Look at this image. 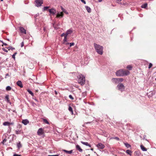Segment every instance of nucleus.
<instances>
[{
    "mask_svg": "<svg viewBox=\"0 0 156 156\" xmlns=\"http://www.w3.org/2000/svg\"><path fill=\"white\" fill-rule=\"evenodd\" d=\"M130 73V72L126 70L123 69H121L117 70L116 73V75L118 76H127Z\"/></svg>",
    "mask_w": 156,
    "mask_h": 156,
    "instance_id": "1",
    "label": "nucleus"
},
{
    "mask_svg": "<svg viewBox=\"0 0 156 156\" xmlns=\"http://www.w3.org/2000/svg\"><path fill=\"white\" fill-rule=\"evenodd\" d=\"M94 46L98 54L102 55L103 53V47L95 43H94Z\"/></svg>",
    "mask_w": 156,
    "mask_h": 156,
    "instance_id": "2",
    "label": "nucleus"
},
{
    "mask_svg": "<svg viewBox=\"0 0 156 156\" xmlns=\"http://www.w3.org/2000/svg\"><path fill=\"white\" fill-rule=\"evenodd\" d=\"M78 82L81 85H83L85 83V77L82 74H80L78 76Z\"/></svg>",
    "mask_w": 156,
    "mask_h": 156,
    "instance_id": "3",
    "label": "nucleus"
},
{
    "mask_svg": "<svg viewBox=\"0 0 156 156\" xmlns=\"http://www.w3.org/2000/svg\"><path fill=\"white\" fill-rule=\"evenodd\" d=\"M117 87L118 90L121 91V92H122L125 90V87L122 83H119L117 85Z\"/></svg>",
    "mask_w": 156,
    "mask_h": 156,
    "instance_id": "4",
    "label": "nucleus"
},
{
    "mask_svg": "<svg viewBox=\"0 0 156 156\" xmlns=\"http://www.w3.org/2000/svg\"><path fill=\"white\" fill-rule=\"evenodd\" d=\"M35 5L37 7L40 6L43 3V0H36L35 2Z\"/></svg>",
    "mask_w": 156,
    "mask_h": 156,
    "instance_id": "5",
    "label": "nucleus"
},
{
    "mask_svg": "<svg viewBox=\"0 0 156 156\" xmlns=\"http://www.w3.org/2000/svg\"><path fill=\"white\" fill-rule=\"evenodd\" d=\"M96 147L99 149H103L105 147V146L101 143H98L96 145Z\"/></svg>",
    "mask_w": 156,
    "mask_h": 156,
    "instance_id": "6",
    "label": "nucleus"
},
{
    "mask_svg": "<svg viewBox=\"0 0 156 156\" xmlns=\"http://www.w3.org/2000/svg\"><path fill=\"white\" fill-rule=\"evenodd\" d=\"M48 12L50 14L54 15L56 13V10L53 8L48 9Z\"/></svg>",
    "mask_w": 156,
    "mask_h": 156,
    "instance_id": "7",
    "label": "nucleus"
},
{
    "mask_svg": "<svg viewBox=\"0 0 156 156\" xmlns=\"http://www.w3.org/2000/svg\"><path fill=\"white\" fill-rule=\"evenodd\" d=\"M43 133V129L42 128H39L37 131V134L38 135L40 136Z\"/></svg>",
    "mask_w": 156,
    "mask_h": 156,
    "instance_id": "8",
    "label": "nucleus"
},
{
    "mask_svg": "<svg viewBox=\"0 0 156 156\" xmlns=\"http://www.w3.org/2000/svg\"><path fill=\"white\" fill-rule=\"evenodd\" d=\"M19 30L21 33H23L24 34H26V30L23 27H19Z\"/></svg>",
    "mask_w": 156,
    "mask_h": 156,
    "instance_id": "9",
    "label": "nucleus"
},
{
    "mask_svg": "<svg viewBox=\"0 0 156 156\" xmlns=\"http://www.w3.org/2000/svg\"><path fill=\"white\" fill-rule=\"evenodd\" d=\"M64 16V13L63 12H61L60 13L58 12L56 15V18H58L60 17H62Z\"/></svg>",
    "mask_w": 156,
    "mask_h": 156,
    "instance_id": "10",
    "label": "nucleus"
},
{
    "mask_svg": "<svg viewBox=\"0 0 156 156\" xmlns=\"http://www.w3.org/2000/svg\"><path fill=\"white\" fill-rule=\"evenodd\" d=\"M118 78H113L112 79V82L114 83L115 84L118 83L119 81Z\"/></svg>",
    "mask_w": 156,
    "mask_h": 156,
    "instance_id": "11",
    "label": "nucleus"
},
{
    "mask_svg": "<svg viewBox=\"0 0 156 156\" xmlns=\"http://www.w3.org/2000/svg\"><path fill=\"white\" fill-rule=\"evenodd\" d=\"M73 30L72 29H69L68 30L66 33V36H67L69 34H71L73 33Z\"/></svg>",
    "mask_w": 156,
    "mask_h": 156,
    "instance_id": "12",
    "label": "nucleus"
},
{
    "mask_svg": "<svg viewBox=\"0 0 156 156\" xmlns=\"http://www.w3.org/2000/svg\"><path fill=\"white\" fill-rule=\"evenodd\" d=\"M17 85L19 86L20 88H22L23 87V84L21 81L20 80L18 81L16 83Z\"/></svg>",
    "mask_w": 156,
    "mask_h": 156,
    "instance_id": "13",
    "label": "nucleus"
},
{
    "mask_svg": "<svg viewBox=\"0 0 156 156\" xmlns=\"http://www.w3.org/2000/svg\"><path fill=\"white\" fill-rule=\"evenodd\" d=\"M76 149L78 151L80 152H82L83 150L78 145H76Z\"/></svg>",
    "mask_w": 156,
    "mask_h": 156,
    "instance_id": "14",
    "label": "nucleus"
},
{
    "mask_svg": "<svg viewBox=\"0 0 156 156\" xmlns=\"http://www.w3.org/2000/svg\"><path fill=\"white\" fill-rule=\"evenodd\" d=\"M9 95H7L5 97V100L8 103L11 104V102L9 100Z\"/></svg>",
    "mask_w": 156,
    "mask_h": 156,
    "instance_id": "15",
    "label": "nucleus"
},
{
    "mask_svg": "<svg viewBox=\"0 0 156 156\" xmlns=\"http://www.w3.org/2000/svg\"><path fill=\"white\" fill-rule=\"evenodd\" d=\"M22 123L26 125L29 123V121L27 119H24L22 120Z\"/></svg>",
    "mask_w": 156,
    "mask_h": 156,
    "instance_id": "16",
    "label": "nucleus"
},
{
    "mask_svg": "<svg viewBox=\"0 0 156 156\" xmlns=\"http://www.w3.org/2000/svg\"><path fill=\"white\" fill-rule=\"evenodd\" d=\"M81 143L83 145H85L87 146H88L90 147H91V145L89 144L88 142H84L82 141H81Z\"/></svg>",
    "mask_w": 156,
    "mask_h": 156,
    "instance_id": "17",
    "label": "nucleus"
},
{
    "mask_svg": "<svg viewBox=\"0 0 156 156\" xmlns=\"http://www.w3.org/2000/svg\"><path fill=\"white\" fill-rule=\"evenodd\" d=\"M134 156H140V152L139 151H136L134 153Z\"/></svg>",
    "mask_w": 156,
    "mask_h": 156,
    "instance_id": "18",
    "label": "nucleus"
},
{
    "mask_svg": "<svg viewBox=\"0 0 156 156\" xmlns=\"http://www.w3.org/2000/svg\"><path fill=\"white\" fill-rule=\"evenodd\" d=\"M62 151L67 154H71L73 152L72 150L70 151H68L66 150H62Z\"/></svg>",
    "mask_w": 156,
    "mask_h": 156,
    "instance_id": "19",
    "label": "nucleus"
},
{
    "mask_svg": "<svg viewBox=\"0 0 156 156\" xmlns=\"http://www.w3.org/2000/svg\"><path fill=\"white\" fill-rule=\"evenodd\" d=\"M140 148L143 151H147V149L145 147H144V146L142 144L140 145Z\"/></svg>",
    "mask_w": 156,
    "mask_h": 156,
    "instance_id": "20",
    "label": "nucleus"
},
{
    "mask_svg": "<svg viewBox=\"0 0 156 156\" xmlns=\"http://www.w3.org/2000/svg\"><path fill=\"white\" fill-rule=\"evenodd\" d=\"M85 7L88 12L90 13L91 12V9L89 7L85 6Z\"/></svg>",
    "mask_w": 156,
    "mask_h": 156,
    "instance_id": "21",
    "label": "nucleus"
},
{
    "mask_svg": "<svg viewBox=\"0 0 156 156\" xmlns=\"http://www.w3.org/2000/svg\"><path fill=\"white\" fill-rule=\"evenodd\" d=\"M126 153L130 155V156H131L132 155V151L129 150H127L126 151Z\"/></svg>",
    "mask_w": 156,
    "mask_h": 156,
    "instance_id": "22",
    "label": "nucleus"
},
{
    "mask_svg": "<svg viewBox=\"0 0 156 156\" xmlns=\"http://www.w3.org/2000/svg\"><path fill=\"white\" fill-rule=\"evenodd\" d=\"M17 147L19 149L22 147V145L20 142H19V143L17 144Z\"/></svg>",
    "mask_w": 156,
    "mask_h": 156,
    "instance_id": "23",
    "label": "nucleus"
},
{
    "mask_svg": "<svg viewBox=\"0 0 156 156\" xmlns=\"http://www.w3.org/2000/svg\"><path fill=\"white\" fill-rule=\"evenodd\" d=\"M68 110L70 112H71V113L72 115H73V109L70 106L69 107Z\"/></svg>",
    "mask_w": 156,
    "mask_h": 156,
    "instance_id": "24",
    "label": "nucleus"
},
{
    "mask_svg": "<svg viewBox=\"0 0 156 156\" xmlns=\"http://www.w3.org/2000/svg\"><path fill=\"white\" fill-rule=\"evenodd\" d=\"M61 10L62 11L64 12L66 14H68V12H67L66 10L65 9H64L62 6H61Z\"/></svg>",
    "mask_w": 156,
    "mask_h": 156,
    "instance_id": "25",
    "label": "nucleus"
},
{
    "mask_svg": "<svg viewBox=\"0 0 156 156\" xmlns=\"http://www.w3.org/2000/svg\"><path fill=\"white\" fill-rule=\"evenodd\" d=\"M124 144L127 148H129L131 147V146L127 143H124Z\"/></svg>",
    "mask_w": 156,
    "mask_h": 156,
    "instance_id": "26",
    "label": "nucleus"
},
{
    "mask_svg": "<svg viewBox=\"0 0 156 156\" xmlns=\"http://www.w3.org/2000/svg\"><path fill=\"white\" fill-rule=\"evenodd\" d=\"M147 3H145L142 5L141 6V7L142 8H146L147 7Z\"/></svg>",
    "mask_w": 156,
    "mask_h": 156,
    "instance_id": "27",
    "label": "nucleus"
},
{
    "mask_svg": "<svg viewBox=\"0 0 156 156\" xmlns=\"http://www.w3.org/2000/svg\"><path fill=\"white\" fill-rule=\"evenodd\" d=\"M3 125L5 126H9L10 125V123L8 122H5L3 123Z\"/></svg>",
    "mask_w": 156,
    "mask_h": 156,
    "instance_id": "28",
    "label": "nucleus"
},
{
    "mask_svg": "<svg viewBox=\"0 0 156 156\" xmlns=\"http://www.w3.org/2000/svg\"><path fill=\"white\" fill-rule=\"evenodd\" d=\"M67 36H66V35L65 36L64 38V39L63 40V43H65L66 42H67Z\"/></svg>",
    "mask_w": 156,
    "mask_h": 156,
    "instance_id": "29",
    "label": "nucleus"
},
{
    "mask_svg": "<svg viewBox=\"0 0 156 156\" xmlns=\"http://www.w3.org/2000/svg\"><path fill=\"white\" fill-rule=\"evenodd\" d=\"M12 89V88L10 86H8L6 87V90L7 91L10 90Z\"/></svg>",
    "mask_w": 156,
    "mask_h": 156,
    "instance_id": "30",
    "label": "nucleus"
},
{
    "mask_svg": "<svg viewBox=\"0 0 156 156\" xmlns=\"http://www.w3.org/2000/svg\"><path fill=\"white\" fill-rule=\"evenodd\" d=\"M27 91L28 92L32 95V96H34V94L30 90L28 89L27 90Z\"/></svg>",
    "mask_w": 156,
    "mask_h": 156,
    "instance_id": "31",
    "label": "nucleus"
},
{
    "mask_svg": "<svg viewBox=\"0 0 156 156\" xmlns=\"http://www.w3.org/2000/svg\"><path fill=\"white\" fill-rule=\"evenodd\" d=\"M126 68L129 70H131L132 68V67L131 65H128L127 66Z\"/></svg>",
    "mask_w": 156,
    "mask_h": 156,
    "instance_id": "32",
    "label": "nucleus"
},
{
    "mask_svg": "<svg viewBox=\"0 0 156 156\" xmlns=\"http://www.w3.org/2000/svg\"><path fill=\"white\" fill-rule=\"evenodd\" d=\"M7 49H8L9 50L10 49H12V50L15 49V48L13 47H12V46H10L6 48Z\"/></svg>",
    "mask_w": 156,
    "mask_h": 156,
    "instance_id": "33",
    "label": "nucleus"
},
{
    "mask_svg": "<svg viewBox=\"0 0 156 156\" xmlns=\"http://www.w3.org/2000/svg\"><path fill=\"white\" fill-rule=\"evenodd\" d=\"M43 121L44 122V123L47 124H49V122L46 119H43Z\"/></svg>",
    "mask_w": 156,
    "mask_h": 156,
    "instance_id": "34",
    "label": "nucleus"
},
{
    "mask_svg": "<svg viewBox=\"0 0 156 156\" xmlns=\"http://www.w3.org/2000/svg\"><path fill=\"white\" fill-rule=\"evenodd\" d=\"M21 130H16V131H15L16 134H21Z\"/></svg>",
    "mask_w": 156,
    "mask_h": 156,
    "instance_id": "35",
    "label": "nucleus"
},
{
    "mask_svg": "<svg viewBox=\"0 0 156 156\" xmlns=\"http://www.w3.org/2000/svg\"><path fill=\"white\" fill-rule=\"evenodd\" d=\"M119 82H121L124 80V79L123 78H118Z\"/></svg>",
    "mask_w": 156,
    "mask_h": 156,
    "instance_id": "36",
    "label": "nucleus"
},
{
    "mask_svg": "<svg viewBox=\"0 0 156 156\" xmlns=\"http://www.w3.org/2000/svg\"><path fill=\"white\" fill-rule=\"evenodd\" d=\"M111 139H115L117 140H119V138L117 137H111Z\"/></svg>",
    "mask_w": 156,
    "mask_h": 156,
    "instance_id": "37",
    "label": "nucleus"
},
{
    "mask_svg": "<svg viewBox=\"0 0 156 156\" xmlns=\"http://www.w3.org/2000/svg\"><path fill=\"white\" fill-rule=\"evenodd\" d=\"M49 7H50L49 6H44L43 8V10L44 11L46 10Z\"/></svg>",
    "mask_w": 156,
    "mask_h": 156,
    "instance_id": "38",
    "label": "nucleus"
},
{
    "mask_svg": "<svg viewBox=\"0 0 156 156\" xmlns=\"http://www.w3.org/2000/svg\"><path fill=\"white\" fill-rule=\"evenodd\" d=\"M153 65L151 63H149V66H148V68L149 69H150L152 66Z\"/></svg>",
    "mask_w": 156,
    "mask_h": 156,
    "instance_id": "39",
    "label": "nucleus"
},
{
    "mask_svg": "<svg viewBox=\"0 0 156 156\" xmlns=\"http://www.w3.org/2000/svg\"><path fill=\"white\" fill-rule=\"evenodd\" d=\"M69 97L72 100H73L74 99V98L73 97L72 95H69Z\"/></svg>",
    "mask_w": 156,
    "mask_h": 156,
    "instance_id": "40",
    "label": "nucleus"
},
{
    "mask_svg": "<svg viewBox=\"0 0 156 156\" xmlns=\"http://www.w3.org/2000/svg\"><path fill=\"white\" fill-rule=\"evenodd\" d=\"M70 44V47H71L72 46L74 45L75 44V43L74 42L71 43H69Z\"/></svg>",
    "mask_w": 156,
    "mask_h": 156,
    "instance_id": "41",
    "label": "nucleus"
},
{
    "mask_svg": "<svg viewBox=\"0 0 156 156\" xmlns=\"http://www.w3.org/2000/svg\"><path fill=\"white\" fill-rule=\"evenodd\" d=\"M6 141V140L5 139H4V140H3L2 142V143L3 144H4V143Z\"/></svg>",
    "mask_w": 156,
    "mask_h": 156,
    "instance_id": "42",
    "label": "nucleus"
},
{
    "mask_svg": "<svg viewBox=\"0 0 156 156\" xmlns=\"http://www.w3.org/2000/svg\"><path fill=\"white\" fill-rule=\"evenodd\" d=\"M2 49L3 50V51H4L5 52H8V51L6 49H5V48H2Z\"/></svg>",
    "mask_w": 156,
    "mask_h": 156,
    "instance_id": "43",
    "label": "nucleus"
},
{
    "mask_svg": "<svg viewBox=\"0 0 156 156\" xmlns=\"http://www.w3.org/2000/svg\"><path fill=\"white\" fill-rule=\"evenodd\" d=\"M13 156H21V155L20 154H13Z\"/></svg>",
    "mask_w": 156,
    "mask_h": 156,
    "instance_id": "44",
    "label": "nucleus"
},
{
    "mask_svg": "<svg viewBox=\"0 0 156 156\" xmlns=\"http://www.w3.org/2000/svg\"><path fill=\"white\" fill-rule=\"evenodd\" d=\"M24 46V42L23 41L21 43V47H22Z\"/></svg>",
    "mask_w": 156,
    "mask_h": 156,
    "instance_id": "45",
    "label": "nucleus"
},
{
    "mask_svg": "<svg viewBox=\"0 0 156 156\" xmlns=\"http://www.w3.org/2000/svg\"><path fill=\"white\" fill-rule=\"evenodd\" d=\"M66 35V33H63L61 35V36L62 37H63V36H64L65 35Z\"/></svg>",
    "mask_w": 156,
    "mask_h": 156,
    "instance_id": "46",
    "label": "nucleus"
},
{
    "mask_svg": "<svg viewBox=\"0 0 156 156\" xmlns=\"http://www.w3.org/2000/svg\"><path fill=\"white\" fill-rule=\"evenodd\" d=\"M81 2L83 3L84 4H86V2L84 0H80Z\"/></svg>",
    "mask_w": 156,
    "mask_h": 156,
    "instance_id": "47",
    "label": "nucleus"
},
{
    "mask_svg": "<svg viewBox=\"0 0 156 156\" xmlns=\"http://www.w3.org/2000/svg\"><path fill=\"white\" fill-rule=\"evenodd\" d=\"M48 156H59V155L58 154H55L53 155H48Z\"/></svg>",
    "mask_w": 156,
    "mask_h": 156,
    "instance_id": "48",
    "label": "nucleus"
},
{
    "mask_svg": "<svg viewBox=\"0 0 156 156\" xmlns=\"http://www.w3.org/2000/svg\"><path fill=\"white\" fill-rule=\"evenodd\" d=\"M12 58H13L14 60H15V55H14L13 54L12 55Z\"/></svg>",
    "mask_w": 156,
    "mask_h": 156,
    "instance_id": "49",
    "label": "nucleus"
},
{
    "mask_svg": "<svg viewBox=\"0 0 156 156\" xmlns=\"http://www.w3.org/2000/svg\"><path fill=\"white\" fill-rule=\"evenodd\" d=\"M33 99H34L37 102H38V101L37 100L36 98L35 97L34 98H33Z\"/></svg>",
    "mask_w": 156,
    "mask_h": 156,
    "instance_id": "50",
    "label": "nucleus"
},
{
    "mask_svg": "<svg viewBox=\"0 0 156 156\" xmlns=\"http://www.w3.org/2000/svg\"><path fill=\"white\" fill-rule=\"evenodd\" d=\"M18 127L20 128H21L22 127L21 125L20 124L18 125Z\"/></svg>",
    "mask_w": 156,
    "mask_h": 156,
    "instance_id": "51",
    "label": "nucleus"
},
{
    "mask_svg": "<svg viewBox=\"0 0 156 156\" xmlns=\"http://www.w3.org/2000/svg\"><path fill=\"white\" fill-rule=\"evenodd\" d=\"M3 45H5V46L8 45V44L6 43H3V44L2 45V46H3Z\"/></svg>",
    "mask_w": 156,
    "mask_h": 156,
    "instance_id": "52",
    "label": "nucleus"
},
{
    "mask_svg": "<svg viewBox=\"0 0 156 156\" xmlns=\"http://www.w3.org/2000/svg\"><path fill=\"white\" fill-rule=\"evenodd\" d=\"M69 43H68V42L66 43V42L65 43H63V44H64L66 45H68V44H69Z\"/></svg>",
    "mask_w": 156,
    "mask_h": 156,
    "instance_id": "53",
    "label": "nucleus"
},
{
    "mask_svg": "<svg viewBox=\"0 0 156 156\" xmlns=\"http://www.w3.org/2000/svg\"><path fill=\"white\" fill-rule=\"evenodd\" d=\"M9 76V74L8 73H7L5 75V78H6V77L7 76Z\"/></svg>",
    "mask_w": 156,
    "mask_h": 156,
    "instance_id": "54",
    "label": "nucleus"
},
{
    "mask_svg": "<svg viewBox=\"0 0 156 156\" xmlns=\"http://www.w3.org/2000/svg\"><path fill=\"white\" fill-rule=\"evenodd\" d=\"M55 94L56 95L57 94V92L56 90H55Z\"/></svg>",
    "mask_w": 156,
    "mask_h": 156,
    "instance_id": "55",
    "label": "nucleus"
},
{
    "mask_svg": "<svg viewBox=\"0 0 156 156\" xmlns=\"http://www.w3.org/2000/svg\"><path fill=\"white\" fill-rule=\"evenodd\" d=\"M83 94V95H86V93H82Z\"/></svg>",
    "mask_w": 156,
    "mask_h": 156,
    "instance_id": "56",
    "label": "nucleus"
},
{
    "mask_svg": "<svg viewBox=\"0 0 156 156\" xmlns=\"http://www.w3.org/2000/svg\"><path fill=\"white\" fill-rule=\"evenodd\" d=\"M17 54V52H15L13 54L16 55Z\"/></svg>",
    "mask_w": 156,
    "mask_h": 156,
    "instance_id": "57",
    "label": "nucleus"
},
{
    "mask_svg": "<svg viewBox=\"0 0 156 156\" xmlns=\"http://www.w3.org/2000/svg\"><path fill=\"white\" fill-rule=\"evenodd\" d=\"M90 150L92 151H94V149L93 148H91L90 149Z\"/></svg>",
    "mask_w": 156,
    "mask_h": 156,
    "instance_id": "58",
    "label": "nucleus"
},
{
    "mask_svg": "<svg viewBox=\"0 0 156 156\" xmlns=\"http://www.w3.org/2000/svg\"><path fill=\"white\" fill-rule=\"evenodd\" d=\"M1 42L3 44V43H5L2 41H1Z\"/></svg>",
    "mask_w": 156,
    "mask_h": 156,
    "instance_id": "59",
    "label": "nucleus"
},
{
    "mask_svg": "<svg viewBox=\"0 0 156 156\" xmlns=\"http://www.w3.org/2000/svg\"><path fill=\"white\" fill-rule=\"evenodd\" d=\"M1 42L3 44V43H5L2 41H1Z\"/></svg>",
    "mask_w": 156,
    "mask_h": 156,
    "instance_id": "60",
    "label": "nucleus"
},
{
    "mask_svg": "<svg viewBox=\"0 0 156 156\" xmlns=\"http://www.w3.org/2000/svg\"><path fill=\"white\" fill-rule=\"evenodd\" d=\"M99 2H101L102 1V0H98Z\"/></svg>",
    "mask_w": 156,
    "mask_h": 156,
    "instance_id": "61",
    "label": "nucleus"
},
{
    "mask_svg": "<svg viewBox=\"0 0 156 156\" xmlns=\"http://www.w3.org/2000/svg\"><path fill=\"white\" fill-rule=\"evenodd\" d=\"M13 123H10V125H13Z\"/></svg>",
    "mask_w": 156,
    "mask_h": 156,
    "instance_id": "62",
    "label": "nucleus"
},
{
    "mask_svg": "<svg viewBox=\"0 0 156 156\" xmlns=\"http://www.w3.org/2000/svg\"><path fill=\"white\" fill-rule=\"evenodd\" d=\"M7 40H8V41H9V39H7Z\"/></svg>",
    "mask_w": 156,
    "mask_h": 156,
    "instance_id": "63",
    "label": "nucleus"
},
{
    "mask_svg": "<svg viewBox=\"0 0 156 156\" xmlns=\"http://www.w3.org/2000/svg\"><path fill=\"white\" fill-rule=\"evenodd\" d=\"M155 80L156 81V78L155 79Z\"/></svg>",
    "mask_w": 156,
    "mask_h": 156,
    "instance_id": "64",
    "label": "nucleus"
}]
</instances>
